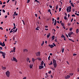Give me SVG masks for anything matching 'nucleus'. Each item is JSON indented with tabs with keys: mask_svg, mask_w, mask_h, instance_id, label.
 Wrapping results in <instances>:
<instances>
[{
	"mask_svg": "<svg viewBox=\"0 0 79 79\" xmlns=\"http://www.w3.org/2000/svg\"><path fill=\"white\" fill-rule=\"evenodd\" d=\"M0 53L1 54H2V56H3V58H5V55H6V53L2 51H0Z\"/></svg>",
	"mask_w": 79,
	"mask_h": 79,
	"instance_id": "obj_2",
	"label": "nucleus"
},
{
	"mask_svg": "<svg viewBox=\"0 0 79 79\" xmlns=\"http://www.w3.org/2000/svg\"><path fill=\"white\" fill-rule=\"evenodd\" d=\"M27 61H28L29 60V58H27Z\"/></svg>",
	"mask_w": 79,
	"mask_h": 79,
	"instance_id": "obj_49",
	"label": "nucleus"
},
{
	"mask_svg": "<svg viewBox=\"0 0 79 79\" xmlns=\"http://www.w3.org/2000/svg\"><path fill=\"white\" fill-rule=\"evenodd\" d=\"M58 8V4H57L56 6V10H57Z\"/></svg>",
	"mask_w": 79,
	"mask_h": 79,
	"instance_id": "obj_25",
	"label": "nucleus"
},
{
	"mask_svg": "<svg viewBox=\"0 0 79 79\" xmlns=\"http://www.w3.org/2000/svg\"><path fill=\"white\" fill-rule=\"evenodd\" d=\"M10 73L9 71H7L6 72V74L8 77H10Z\"/></svg>",
	"mask_w": 79,
	"mask_h": 79,
	"instance_id": "obj_3",
	"label": "nucleus"
},
{
	"mask_svg": "<svg viewBox=\"0 0 79 79\" xmlns=\"http://www.w3.org/2000/svg\"><path fill=\"white\" fill-rule=\"evenodd\" d=\"M59 11H60L61 10V8H59Z\"/></svg>",
	"mask_w": 79,
	"mask_h": 79,
	"instance_id": "obj_44",
	"label": "nucleus"
},
{
	"mask_svg": "<svg viewBox=\"0 0 79 79\" xmlns=\"http://www.w3.org/2000/svg\"><path fill=\"white\" fill-rule=\"evenodd\" d=\"M60 3L61 5H62L63 4V3H62V2H61V1H60Z\"/></svg>",
	"mask_w": 79,
	"mask_h": 79,
	"instance_id": "obj_54",
	"label": "nucleus"
},
{
	"mask_svg": "<svg viewBox=\"0 0 79 79\" xmlns=\"http://www.w3.org/2000/svg\"><path fill=\"white\" fill-rule=\"evenodd\" d=\"M64 38V40H65V41H66V37H65Z\"/></svg>",
	"mask_w": 79,
	"mask_h": 79,
	"instance_id": "obj_47",
	"label": "nucleus"
},
{
	"mask_svg": "<svg viewBox=\"0 0 79 79\" xmlns=\"http://www.w3.org/2000/svg\"><path fill=\"white\" fill-rule=\"evenodd\" d=\"M64 19H65V20L67 19V17H66V16H64Z\"/></svg>",
	"mask_w": 79,
	"mask_h": 79,
	"instance_id": "obj_28",
	"label": "nucleus"
},
{
	"mask_svg": "<svg viewBox=\"0 0 79 79\" xmlns=\"http://www.w3.org/2000/svg\"><path fill=\"white\" fill-rule=\"evenodd\" d=\"M45 27L46 28H47L48 27V26H46Z\"/></svg>",
	"mask_w": 79,
	"mask_h": 79,
	"instance_id": "obj_60",
	"label": "nucleus"
},
{
	"mask_svg": "<svg viewBox=\"0 0 79 79\" xmlns=\"http://www.w3.org/2000/svg\"><path fill=\"white\" fill-rule=\"evenodd\" d=\"M74 74L73 73H70L69 74V75H70V76H73V75Z\"/></svg>",
	"mask_w": 79,
	"mask_h": 79,
	"instance_id": "obj_33",
	"label": "nucleus"
},
{
	"mask_svg": "<svg viewBox=\"0 0 79 79\" xmlns=\"http://www.w3.org/2000/svg\"><path fill=\"white\" fill-rule=\"evenodd\" d=\"M15 37H14L13 38V40H15Z\"/></svg>",
	"mask_w": 79,
	"mask_h": 79,
	"instance_id": "obj_57",
	"label": "nucleus"
},
{
	"mask_svg": "<svg viewBox=\"0 0 79 79\" xmlns=\"http://www.w3.org/2000/svg\"><path fill=\"white\" fill-rule=\"evenodd\" d=\"M39 69H42V68H44V66H39Z\"/></svg>",
	"mask_w": 79,
	"mask_h": 79,
	"instance_id": "obj_9",
	"label": "nucleus"
},
{
	"mask_svg": "<svg viewBox=\"0 0 79 79\" xmlns=\"http://www.w3.org/2000/svg\"><path fill=\"white\" fill-rule=\"evenodd\" d=\"M64 14H65V16H67L68 15L66 13H65Z\"/></svg>",
	"mask_w": 79,
	"mask_h": 79,
	"instance_id": "obj_63",
	"label": "nucleus"
},
{
	"mask_svg": "<svg viewBox=\"0 0 79 79\" xmlns=\"http://www.w3.org/2000/svg\"><path fill=\"white\" fill-rule=\"evenodd\" d=\"M2 12L4 13H5V10L4 9L2 10Z\"/></svg>",
	"mask_w": 79,
	"mask_h": 79,
	"instance_id": "obj_38",
	"label": "nucleus"
},
{
	"mask_svg": "<svg viewBox=\"0 0 79 79\" xmlns=\"http://www.w3.org/2000/svg\"><path fill=\"white\" fill-rule=\"evenodd\" d=\"M35 16H36V17H37V15H38L37 14H35Z\"/></svg>",
	"mask_w": 79,
	"mask_h": 79,
	"instance_id": "obj_40",
	"label": "nucleus"
},
{
	"mask_svg": "<svg viewBox=\"0 0 79 79\" xmlns=\"http://www.w3.org/2000/svg\"><path fill=\"white\" fill-rule=\"evenodd\" d=\"M44 44V41H43L42 43L41 44V46H43Z\"/></svg>",
	"mask_w": 79,
	"mask_h": 79,
	"instance_id": "obj_24",
	"label": "nucleus"
},
{
	"mask_svg": "<svg viewBox=\"0 0 79 79\" xmlns=\"http://www.w3.org/2000/svg\"><path fill=\"white\" fill-rule=\"evenodd\" d=\"M35 54L37 56H40V52H36Z\"/></svg>",
	"mask_w": 79,
	"mask_h": 79,
	"instance_id": "obj_4",
	"label": "nucleus"
},
{
	"mask_svg": "<svg viewBox=\"0 0 79 79\" xmlns=\"http://www.w3.org/2000/svg\"><path fill=\"white\" fill-rule=\"evenodd\" d=\"M16 29V27L15 26L13 27V29Z\"/></svg>",
	"mask_w": 79,
	"mask_h": 79,
	"instance_id": "obj_61",
	"label": "nucleus"
},
{
	"mask_svg": "<svg viewBox=\"0 0 79 79\" xmlns=\"http://www.w3.org/2000/svg\"><path fill=\"white\" fill-rule=\"evenodd\" d=\"M23 52H28V50L26 49H25L23 50Z\"/></svg>",
	"mask_w": 79,
	"mask_h": 79,
	"instance_id": "obj_7",
	"label": "nucleus"
},
{
	"mask_svg": "<svg viewBox=\"0 0 79 79\" xmlns=\"http://www.w3.org/2000/svg\"><path fill=\"white\" fill-rule=\"evenodd\" d=\"M13 29H12L10 31V33H11V32H13Z\"/></svg>",
	"mask_w": 79,
	"mask_h": 79,
	"instance_id": "obj_22",
	"label": "nucleus"
},
{
	"mask_svg": "<svg viewBox=\"0 0 79 79\" xmlns=\"http://www.w3.org/2000/svg\"><path fill=\"white\" fill-rule=\"evenodd\" d=\"M62 53H63L64 52V48L62 50Z\"/></svg>",
	"mask_w": 79,
	"mask_h": 79,
	"instance_id": "obj_43",
	"label": "nucleus"
},
{
	"mask_svg": "<svg viewBox=\"0 0 79 79\" xmlns=\"http://www.w3.org/2000/svg\"><path fill=\"white\" fill-rule=\"evenodd\" d=\"M73 29V28H70L69 29V30L70 31H72V30Z\"/></svg>",
	"mask_w": 79,
	"mask_h": 79,
	"instance_id": "obj_36",
	"label": "nucleus"
},
{
	"mask_svg": "<svg viewBox=\"0 0 79 79\" xmlns=\"http://www.w3.org/2000/svg\"><path fill=\"white\" fill-rule=\"evenodd\" d=\"M15 50H16V48H14L13 49V51L14 52H15Z\"/></svg>",
	"mask_w": 79,
	"mask_h": 79,
	"instance_id": "obj_21",
	"label": "nucleus"
},
{
	"mask_svg": "<svg viewBox=\"0 0 79 79\" xmlns=\"http://www.w3.org/2000/svg\"><path fill=\"white\" fill-rule=\"evenodd\" d=\"M13 61H15L16 62H18V60H17V59H16V58L13 57Z\"/></svg>",
	"mask_w": 79,
	"mask_h": 79,
	"instance_id": "obj_5",
	"label": "nucleus"
},
{
	"mask_svg": "<svg viewBox=\"0 0 79 79\" xmlns=\"http://www.w3.org/2000/svg\"><path fill=\"white\" fill-rule=\"evenodd\" d=\"M71 6H69V12H71Z\"/></svg>",
	"mask_w": 79,
	"mask_h": 79,
	"instance_id": "obj_16",
	"label": "nucleus"
},
{
	"mask_svg": "<svg viewBox=\"0 0 79 79\" xmlns=\"http://www.w3.org/2000/svg\"><path fill=\"white\" fill-rule=\"evenodd\" d=\"M54 20H55V19L54 18H53L52 19V21L53 22H54Z\"/></svg>",
	"mask_w": 79,
	"mask_h": 79,
	"instance_id": "obj_45",
	"label": "nucleus"
},
{
	"mask_svg": "<svg viewBox=\"0 0 79 79\" xmlns=\"http://www.w3.org/2000/svg\"><path fill=\"white\" fill-rule=\"evenodd\" d=\"M5 5H4L2 6V8H4V7H5Z\"/></svg>",
	"mask_w": 79,
	"mask_h": 79,
	"instance_id": "obj_55",
	"label": "nucleus"
},
{
	"mask_svg": "<svg viewBox=\"0 0 79 79\" xmlns=\"http://www.w3.org/2000/svg\"><path fill=\"white\" fill-rule=\"evenodd\" d=\"M2 69H3V70H5V69H6V67H5L3 66L2 67Z\"/></svg>",
	"mask_w": 79,
	"mask_h": 79,
	"instance_id": "obj_18",
	"label": "nucleus"
},
{
	"mask_svg": "<svg viewBox=\"0 0 79 79\" xmlns=\"http://www.w3.org/2000/svg\"><path fill=\"white\" fill-rule=\"evenodd\" d=\"M54 26H56V22H54Z\"/></svg>",
	"mask_w": 79,
	"mask_h": 79,
	"instance_id": "obj_35",
	"label": "nucleus"
},
{
	"mask_svg": "<svg viewBox=\"0 0 79 79\" xmlns=\"http://www.w3.org/2000/svg\"><path fill=\"white\" fill-rule=\"evenodd\" d=\"M77 54H76L74 53L73 54V56H76Z\"/></svg>",
	"mask_w": 79,
	"mask_h": 79,
	"instance_id": "obj_51",
	"label": "nucleus"
},
{
	"mask_svg": "<svg viewBox=\"0 0 79 79\" xmlns=\"http://www.w3.org/2000/svg\"><path fill=\"white\" fill-rule=\"evenodd\" d=\"M34 61H35V59L34 58H32V61H33V62H34Z\"/></svg>",
	"mask_w": 79,
	"mask_h": 79,
	"instance_id": "obj_34",
	"label": "nucleus"
},
{
	"mask_svg": "<svg viewBox=\"0 0 79 79\" xmlns=\"http://www.w3.org/2000/svg\"><path fill=\"white\" fill-rule=\"evenodd\" d=\"M17 31H18V28H16V30L15 31H14V32H16Z\"/></svg>",
	"mask_w": 79,
	"mask_h": 79,
	"instance_id": "obj_32",
	"label": "nucleus"
},
{
	"mask_svg": "<svg viewBox=\"0 0 79 79\" xmlns=\"http://www.w3.org/2000/svg\"><path fill=\"white\" fill-rule=\"evenodd\" d=\"M44 62L43 61H42L41 62V65L42 66V65H43V64H44Z\"/></svg>",
	"mask_w": 79,
	"mask_h": 79,
	"instance_id": "obj_17",
	"label": "nucleus"
},
{
	"mask_svg": "<svg viewBox=\"0 0 79 79\" xmlns=\"http://www.w3.org/2000/svg\"><path fill=\"white\" fill-rule=\"evenodd\" d=\"M19 73H20V74H23V73H22V72H19Z\"/></svg>",
	"mask_w": 79,
	"mask_h": 79,
	"instance_id": "obj_58",
	"label": "nucleus"
},
{
	"mask_svg": "<svg viewBox=\"0 0 79 79\" xmlns=\"http://www.w3.org/2000/svg\"><path fill=\"white\" fill-rule=\"evenodd\" d=\"M73 19H72L71 20V22H73Z\"/></svg>",
	"mask_w": 79,
	"mask_h": 79,
	"instance_id": "obj_56",
	"label": "nucleus"
},
{
	"mask_svg": "<svg viewBox=\"0 0 79 79\" xmlns=\"http://www.w3.org/2000/svg\"><path fill=\"white\" fill-rule=\"evenodd\" d=\"M48 46L49 47H50V48H52L53 47H54V46L53 45H51L50 44H49Z\"/></svg>",
	"mask_w": 79,
	"mask_h": 79,
	"instance_id": "obj_6",
	"label": "nucleus"
},
{
	"mask_svg": "<svg viewBox=\"0 0 79 79\" xmlns=\"http://www.w3.org/2000/svg\"><path fill=\"white\" fill-rule=\"evenodd\" d=\"M69 34H70V35H72V34H73V32L71 31L70 32Z\"/></svg>",
	"mask_w": 79,
	"mask_h": 79,
	"instance_id": "obj_23",
	"label": "nucleus"
},
{
	"mask_svg": "<svg viewBox=\"0 0 79 79\" xmlns=\"http://www.w3.org/2000/svg\"><path fill=\"white\" fill-rule=\"evenodd\" d=\"M61 37H62V38H64V37H65V36H64V35H62Z\"/></svg>",
	"mask_w": 79,
	"mask_h": 79,
	"instance_id": "obj_29",
	"label": "nucleus"
},
{
	"mask_svg": "<svg viewBox=\"0 0 79 79\" xmlns=\"http://www.w3.org/2000/svg\"><path fill=\"white\" fill-rule=\"evenodd\" d=\"M0 29H1V30H3V29L2 28V27H0Z\"/></svg>",
	"mask_w": 79,
	"mask_h": 79,
	"instance_id": "obj_48",
	"label": "nucleus"
},
{
	"mask_svg": "<svg viewBox=\"0 0 79 79\" xmlns=\"http://www.w3.org/2000/svg\"><path fill=\"white\" fill-rule=\"evenodd\" d=\"M52 40H54V39H55V36L53 35V36L52 37Z\"/></svg>",
	"mask_w": 79,
	"mask_h": 79,
	"instance_id": "obj_14",
	"label": "nucleus"
},
{
	"mask_svg": "<svg viewBox=\"0 0 79 79\" xmlns=\"http://www.w3.org/2000/svg\"><path fill=\"white\" fill-rule=\"evenodd\" d=\"M32 66H33V65L32 64H31L30 66V68L31 69L32 68Z\"/></svg>",
	"mask_w": 79,
	"mask_h": 79,
	"instance_id": "obj_15",
	"label": "nucleus"
},
{
	"mask_svg": "<svg viewBox=\"0 0 79 79\" xmlns=\"http://www.w3.org/2000/svg\"><path fill=\"white\" fill-rule=\"evenodd\" d=\"M69 39V40H71V41H72L73 42H74V40H72Z\"/></svg>",
	"mask_w": 79,
	"mask_h": 79,
	"instance_id": "obj_19",
	"label": "nucleus"
},
{
	"mask_svg": "<svg viewBox=\"0 0 79 79\" xmlns=\"http://www.w3.org/2000/svg\"><path fill=\"white\" fill-rule=\"evenodd\" d=\"M0 45H2V47H4L3 45V43H0Z\"/></svg>",
	"mask_w": 79,
	"mask_h": 79,
	"instance_id": "obj_27",
	"label": "nucleus"
},
{
	"mask_svg": "<svg viewBox=\"0 0 79 79\" xmlns=\"http://www.w3.org/2000/svg\"><path fill=\"white\" fill-rule=\"evenodd\" d=\"M70 76L69 75H67L66 77H65V79H69V78H70Z\"/></svg>",
	"mask_w": 79,
	"mask_h": 79,
	"instance_id": "obj_8",
	"label": "nucleus"
},
{
	"mask_svg": "<svg viewBox=\"0 0 79 79\" xmlns=\"http://www.w3.org/2000/svg\"><path fill=\"white\" fill-rule=\"evenodd\" d=\"M70 4H71V6H73V7H74V4H73V3H71Z\"/></svg>",
	"mask_w": 79,
	"mask_h": 79,
	"instance_id": "obj_11",
	"label": "nucleus"
},
{
	"mask_svg": "<svg viewBox=\"0 0 79 79\" xmlns=\"http://www.w3.org/2000/svg\"><path fill=\"white\" fill-rule=\"evenodd\" d=\"M30 2V0H27V3H29Z\"/></svg>",
	"mask_w": 79,
	"mask_h": 79,
	"instance_id": "obj_30",
	"label": "nucleus"
},
{
	"mask_svg": "<svg viewBox=\"0 0 79 79\" xmlns=\"http://www.w3.org/2000/svg\"><path fill=\"white\" fill-rule=\"evenodd\" d=\"M37 60H41L42 59H41L40 58V57H37Z\"/></svg>",
	"mask_w": 79,
	"mask_h": 79,
	"instance_id": "obj_13",
	"label": "nucleus"
},
{
	"mask_svg": "<svg viewBox=\"0 0 79 79\" xmlns=\"http://www.w3.org/2000/svg\"><path fill=\"white\" fill-rule=\"evenodd\" d=\"M52 72L51 71H50L49 72H48V73L49 74H51V73Z\"/></svg>",
	"mask_w": 79,
	"mask_h": 79,
	"instance_id": "obj_46",
	"label": "nucleus"
},
{
	"mask_svg": "<svg viewBox=\"0 0 79 79\" xmlns=\"http://www.w3.org/2000/svg\"><path fill=\"white\" fill-rule=\"evenodd\" d=\"M49 65H51V64H53V63L52 61H51V63L49 64Z\"/></svg>",
	"mask_w": 79,
	"mask_h": 79,
	"instance_id": "obj_31",
	"label": "nucleus"
},
{
	"mask_svg": "<svg viewBox=\"0 0 79 79\" xmlns=\"http://www.w3.org/2000/svg\"><path fill=\"white\" fill-rule=\"evenodd\" d=\"M49 7H50V8H52V6L51 5H50Z\"/></svg>",
	"mask_w": 79,
	"mask_h": 79,
	"instance_id": "obj_50",
	"label": "nucleus"
},
{
	"mask_svg": "<svg viewBox=\"0 0 79 79\" xmlns=\"http://www.w3.org/2000/svg\"><path fill=\"white\" fill-rule=\"evenodd\" d=\"M67 11L68 12V13H69V6H68L67 7V8L66 9Z\"/></svg>",
	"mask_w": 79,
	"mask_h": 79,
	"instance_id": "obj_10",
	"label": "nucleus"
},
{
	"mask_svg": "<svg viewBox=\"0 0 79 79\" xmlns=\"http://www.w3.org/2000/svg\"><path fill=\"white\" fill-rule=\"evenodd\" d=\"M50 36V33H49V34L48 35H47V38H49V37Z\"/></svg>",
	"mask_w": 79,
	"mask_h": 79,
	"instance_id": "obj_12",
	"label": "nucleus"
},
{
	"mask_svg": "<svg viewBox=\"0 0 79 79\" xmlns=\"http://www.w3.org/2000/svg\"><path fill=\"white\" fill-rule=\"evenodd\" d=\"M68 35L69 37H71V35L70 34V33H69V34H68Z\"/></svg>",
	"mask_w": 79,
	"mask_h": 79,
	"instance_id": "obj_41",
	"label": "nucleus"
},
{
	"mask_svg": "<svg viewBox=\"0 0 79 79\" xmlns=\"http://www.w3.org/2000/svg\"><path fill=\"white\" fill-rule=\"evenodd\" d=\"M23 79H26V77H24L23 78Z\"/></svg>",
	"mask_w": 79,
	"mask_h": 79,
	"instance_id": "obj_62",
	"label": "nucleus"
},
{
	"mask_svg": "<svg viewBox=\"0 0 79 79\" xmlns=\"http://www.w3.org/2000/svg\"><path fill=\"white\" fill-rule=\"evenodd\" d=\"M77 72H79V68H78V69H77Z\"/></svg>",
	"mask_w": 79,
	"mask_h": 79,
	"instance_id": "obj_64",
	"label": "nucleus"
},
{
	"mask_svg": "<svg viewBox=\"0 0 79 79\" xmlns=\"http://www.w3.org/2000/svg\"><path fill=\"white\" fill-rule=\"evenodd\" d=\"M51 58L50 56H49V57H48V60H50V58Z\"/></svg>",
	"mask_w": 79,
	"mask_h": 79,
	"instance_id": "obj_42",
	"label": "nucleus"
},
{
	"mask_svg": "<svg viewBox=\"0 0 79 79\" xmlns=\"http://www.w3.org/2000/svg\"><path fill=\"white\" fill-rule=\"evenodd\" d=\"M2 44L3 45V46H4V47H5V42H3Z\"/></svg>",
	"mask_w": 79,
	"mask_h": 79,
	"instance_id": "obj_26",
	"label": "nucleus"
},
{
	"mask_svg": "<svg viewBox=\"0 0 79 79\" xmlns=\"http://www.w3.org/2000/svg\"><path fill=\"white\" fill-rule=\"evenodd\" d=\"M72 17H73V16H74V17H75V15L74 14H73L72 15Z\"/></svg>",
	"mask_w": 79,
	"mask_h": 79,
	"instance_id": "obj_39",
	"label": "nucleus"
},
{
	"mask_svg": "<svg viewBox=\"0 0 79 79\" xmlns=\"http://www.w3.org/2000/svg\"><path fill=\"white\" fill-rule=\"evenodd\" d=\"M0 5H2V2L1 1H0Z\"/></svg>",
	"mask_w": 79,
	"mask_h": 79,
	"instance_id": "obj_52",
	"label": "nucleus"
},
{
	"mask_svg": "<svg viewBox=\"0 0 79 79\" xmlns=\"http://www.w3.org/2000/svg\"><path fill=\"white\" fill-rule=\"evenodd\" d=\"M53 45L54 46L56 47V45L54 43L53 44Z\"/></svg>",
	"mask_w": 79,
	"mask_h": 79,
	"instance_id": "obj_53",
	"label": "nucleus"
},
{
	"mask_svg": "<svg viewBox=\"0 0 79 79\" xmlns=\"http://www.w3.org/2000/svg\"><path fill=\"white\" fill-rule=\"evenodd\" d=\"M51 11V10L50 9H48V12H50Z\"/></svg>",
	"mask_w": 79,
	"mask_h": 79,
	"instance_id": "obj_37",
	"label": "nucleus"
},
{
	"mask_svg": "<svg viewBox=\"0 0 79 79\" xmlns=\"http://www.w3.org/2000/svg\"><path fill=\"white\" fill-rule=\"evenodd\" d=\"M53 66H54V68H56V66H57V64H56V60H55V59L53 60Z\"/></svg>",
	"mask_w": 79,
	"mask_h": 79,
	"instance_id": "obj_1",
	"label": "nucleus"
},
{
	"mask_svg": "<svg viewBox=\"0 0 79 79\" xmlns=\"http://www.w3.org/2000/svg\"><path fill=\"white\" fill-rule=\"evenodd\" d=\"M36 30H37V31H39V29L38 28H36Z\"/></svg>",
	"mask_w": 79,
	"mask_h": 79,
	"instance_id": "obj_59",
	"label": "nucleus"
},
{
	"mask_svg": "<svg viewBox=\"0 0 79 79\" xmlns=\"http://www.w3.org/2000/svg\"><path fill=\"white\" fill-rule=\"evenodd\" d=\"M61 26H64V23H61Z\"/></svg>",
	"mask_w": 79,
	"mask_h": 79,
	"instance_id": "obj_20",
	"label": "nucleus"
}]
</instances>
